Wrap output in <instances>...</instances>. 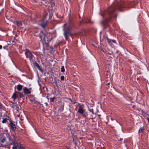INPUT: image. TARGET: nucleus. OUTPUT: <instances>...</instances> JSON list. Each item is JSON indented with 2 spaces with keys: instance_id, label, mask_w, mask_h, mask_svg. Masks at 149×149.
Returning a JSON list of instances; mask_svg holds the SVG:
<instances>
[{
  "instance_id": "nucleus-11",
  "label": "nucleus",
  "mask_w": 149,
  "mask_h": 149,
  "mask_svg": "<svg viewBox=\"0 0 149 149\" xmlns=\"http://www.w3.org/2000/svg\"><path fill=\"white\" fill-rule=\"evenodd\" d=\"M23 86L20 84H18L17 86V89L19 91H20L23 87Z\"/></svg>"
},
{
  "instance_id": "nucleus-21",
  "label": "nucleus",
  "mask_w": 149,
  "mask_h": 149,
  "mask_svg": "<svg viewBox=\"0 0 149 149\" xmlns=\"http://www.w3.org/2000/svg\"><path fill=\"white\" fill-rule=\"evenodd\" d=\"M7 119L6 118L3 119L2 121V123H6V122L7 121Z\"/></svg>"
},
{
  "instance_id": "nucleus-9",
  "label": "nucleus",
  "mask_w": 149,
  "mask_h": 149,
  "mask_svg": "<svg viewBox=\"0 0 149 149\" xmlns=\"http://www.w3.org/2000/svg\"><path fill=\"white\" fill-rule=\"evenodd\" d=\"M47 20H44L42 21V23L40 24V25L43 28H44L47 24Z\"/></svg>"
},
{
  "instance_id": "nucleus-5",
  "label": "nucleus",
  "mask_w": 149,
  "mask_h": 149,
  "mask_svg": "<svg viewBox=\"0 0 149 149\" xmlns=\"http://www.w3.org/2000/svg\"><path fill=\"white\" fill-rule=\"evenodd\" d=\"M25 54L26 58H28L30 61H31L32 59L33 55L27 49L25 50Z\"/></svg>"
},
{
  "instance_id": "nucleus-12",
  "label": "nucleus",
  "mask_w": 149,
  "mask_h": 149,
  "mask_svg": "<svg viewBox=\"0 0 149 149\" xmlns=\"http://www.w3.org/2000/svg\"><path fill=\"white\" fill-rule=\"evenodd\" d=\"M35 66L40 71L42 72V70L40 68V66L38 63H36Z\"/></svg>"
},
{
  "instance_id": "nucleus-14",
  "label": "nucleus",
  "mask_w": 149,
  "mask_h": 149,
  "mask_svg": "<svg viewBox=\"0 0 149 149\" xmlns=\"http://www.w3.org/2000/svg\"><path fill=\"white\" fill-rule=\"evenodd\" d=\"M107 41H108V42L109 44H111V42L112 41L114 43H115V40H111L110 39H109V38H108V37H107Z\"/></svg>"
},
{
  "instance_id": "nucleus-33",
  "label": "nucleus",
  "mask_w": 149,
  "mask_h": 149,
  "mask_svg": "<svg viewBox=\"0 0 149 149\" xmlns=\"http://www.w3.org/2000/svg\"><path fill=\"white\" fill-rule=\"evenodd\" d=\"M30 101H33V100H30Z\"/></svg>"
},
{
  "instance_id": "nucleus-26",
  "label": "nucleus",
  "mask_w": 149,
  "mask_h": 149,
  "mask_svg": "<svg viewBox=\"0 0 149 149\" xmlns=\"http://www.w3.org/2000/svg\"><path fill=\"white\" fill-rule=\"evenodd\" d=\"M55 98V97H53L50 98V99L51 100H52V101H54Z\"/></svg>"
},
{
  "instance_id": "nucleus-20",
  "label": "nucleus",
  "mask_w": 149,
  "mask_h": 149,
  "mask_svg": "<svg viewBox=\"0 0 149 149\" xmlns=\"http://www.w3.org/2000/svg\"><path fill=\"white\" fill-rule=\"evenodd\" d=\"M61 71L62 72H65V69L64 66H61Z\"/></svg>"
},
{
  "instance_id": "nucleus-8",
  "label": "nucleus",
  "mask_w": 149,
  "mask_h": 149,
  "mask_svg": "<svg viewBox=\"0 0 149 149\" xmlns=\"http://www.w3.org/2000/svg\"><path fill=\"white\" fill-rule=\"evenodd\" d=\"M10 125L11 129L13 131L15 130L16 129L15 124L13 123L10 120Z\"/></svg>"
},
{
  "instance_id": "nucleus-7",
  "label": "nucleus",
  "mask_w": 149,
  "mask_h": 149,
  "mask_svg": "<svg viewBox=\"0 0 149 149\" xmlns=\"http://www.w3.org/2000/svg\"><path fill=\"white\" fill-rule=\"evenodd\" d=\"M31 89V88L29 89H28L26 87H24V88L23 90L24 93L25 94H29L31 93L30 91Z\"/></svg>"
},
{
  "instance_id": "nucleus-32",
  "label": "nucleus",
  "mask_w": 149,
  "mask_h": 149,
  "mask_svg": "<svg viewBox=\"0 0 149 149\" xmlns=\"http://www.w3.org/2000/svg\"><path fill=\"white\" fill-rule=\"evenodd\" d=\"M120 10L121 11H123V10H121V9H120Z\"/></svg>"
},
{
  "instance_id": "nucleus-19",
  "label": "nucleus",
  "mask_w": 149,
  "mask_h": 149,
  "mask_svg": "<svg viewBox=\"0 0 149 149\" xmlns=\"http://www.w3.org/2000/svg\"><path fill=\"white\" fill-rule=\"evenodd\" d=\"M18 93L19 94V96L20 97L23 98V97H24V96L21 93L18 92Z\"/></svg>"
},
{
  "instance_id": "nucleus-31",
  "label": "nucleus",
  "mask_w": 149,
  "mask_h": 149,
  "mask_svg": "<svg viewBox=\"0 0 149 149\" xmlns=\"http://www.w3.org/2000/svg\"><path fill=\"white\" fill-rule=\"evenodd\" d=\"M2 107V104H0V108H1Z\"/></svg>"
},
{
  "instance_id": "nucleus-27",
  "label": "nucleus",
  "mask_w": 149,
  "mask_h": 149,
  "mask_svg": "<svg viewBox=\"0 0 149 149\" xmlns=\"http://www.w3.org/2000/svg\"><path fill=\"white\" fill-rule=\"evenodd\" d=\"M147 119L148 120V122L149 123V117H147Z\"/></svg>"
},
{
  "instance_id": "nucleus-28",
  "label": "nucleus",
  "mask_w": 149,
  "mask_h": 149,
  "mask_svg": "<svg viewBox=\"0 0 149 149\" xmlns=\"http://www.w3.org/2000/svg\"><path fill=\"white\" fill-rule=\"evenodd\" d=\"M2 48V46L1 45H0V49Z\"/></svg>"
},
{
  "instance_id": "nucleus-3",
  "label": "nucleus",
  "mask_w": 149,
  "mask_h": 149,
  "mask_svg": "<svg viewBox=\"0 0 149 149\" xmlns=\"http://www.w3.org/2000/svg\"><path fill=\"white\" fill-rule=\"evenodd\" d=\"M94 113L93 111L89 110L88 112H87L86 114L84 113L83 115V117L85 118L90 119L93 118V115Z\"/></svg>"
},
{
  "instance_id": "nucleus-25",
  "label": "nucleus",
  "mask_w": 149,
  "mask_h": 149,
  "mask_svg": "<svg viewBox=\"0 0 149 149\" xmlns=\"http://www.w3.org/2000/svg\"><path fill=\"white\" fill-rule=\"evenodd\" d=\"M6 135L7 138L9 137V136H10L9 134L7 133H6Z\"/></svg>"
},
{
  "instance_id": "nucleus-15",
  "label": "nucleus",
  "mask_w": 149,
  "mask_h": 149,
  "mask_svg": "<svg viewBox=\"0 0 149 149\" xmlns=\"http://www.w3.org/2000/svg\"><path fill=\"white\" fill-rule=\"evenodd\" d=\"M52 0H45V1H43V2H45V3H49V2L51 3L52 2V5H54V3L52 2Z\"/></svg>"
},
{
  "instance_id": "nucleus-23",
  "label": "nucleus",
  "mask_w": 149,
  "mask_h": 149,
  "mask_svg": "<svg viewBox=\"0 0 149 149\" xmlns=\"http://www.w3.org/2000/svg\"><path fill=\"white\" fill-rule=\"evenodd\" d=\"M87 20L88 21H86V22H87V23H91V22L90 21V18L88 19H87Z\"/></svg>"
},
{
  "instance_id": "nucleus-29",
  "label": "nucleus",
  "mask_w": 149,
  "mask_h": 149,
  "mask_svg": "<svg viewBox=\"0 0 149 149\" xmlns=\"http://www.w3.org/2000/svg\"><path fill=\"white\" fill-rule=\"evenodd\" d=\"M7 138L8 139H10L11 138L10 136H9V137H8Z\"/></svg>"
},
{
  "instance_id": "nucleus-6",
  "label": "nucleus",
  "mask_w": 149,
  "mask_h": 149,
  "mask_svg": "<svg viewBox=\"0 0 149 149\" xmlns=\"http://www.w3.org/2000/svg\"><path fill=\"white\" fill-rule=\"evenodd\" d=\"M84 109L83 107L81 106H80L79 109H78V112L80 114H82L83 116V115L84 114Z\"/></svg>"
},
{
  "instance_id": "nucleus-30",
  "label": "nucleus",
  "mask_w": 149,
  "mask_h": 149,
  "mask_svg": "<svg viewBox=\"0 0 149 149\" xmlns=\"http://www.w3.org/2000/svg\"><path fill=\"white\" fill-rule=\"evenodd\" d=\"M67 129L68 130H70V128L68 127V128L67 127Z\"/></svg>"
},
{
  "instance_id": "nucleus-18",
  "label": "nucleus",
  "mask_w": 149,
  "mask_h": 149,
  "mask_svg": "<svg viewBox=\"0 0 149 149\" xmlns=\"http://www.w3.org/2000/svg\"><path fill=\"white\" fill-rule=\"evenodd\" d=\"M16 22V24L19 27H21V26L22 25V24L21 22Z\"/></svg>"
},
{
  "instance_id": "nucleus-16",
  "label": "nucleus",
  "mask_w": 149,
  "mask_h": 149,
  "mask_svg": "<svg viewBox=\"0 0 149 149\" xmlns=\"http://www.w3.org/2000/svg\"><path fill=\"white\" fill-rule=\"evenodd\" d=\"M17 96L16 94V93H14L13 94L11 97H12V98L14 100H15L17 98Z\"/></svg>"
},
{
  "instance_id": "nucleus-10",
  "label": "nucleus",
  "mask_w": 149,
  "mask_h": 149,
  "mask_svg": "<svg viewBox=\"0 0 149 149\" xmlns=\"http://www.w3.org/2000/svg\"><path fill=\"white\" fill-rule=\"evenodd\" d=\"M8 140V144L9 145H12L13 143V145H14V143L16 142H15L11 138Z\"/></svg>"
},
{
  "instance_id": "nucleus-17",
  "label": "nucleus",
  "mask_w": 149,
  "mask_h": 149,
  "mask_svg": "<svg viewBox=\"0 0 149 149\" xmlns=\"http://www.w3.org/2000/svg\"><path fill=\"white\" fill-rule=\"evenodd\" d=\"M144 128L143 127H141L139 130V133L143 132Z\"/></svg>"
},
{
  "instance_id": "nucleus-4",
  "label": "nucleus",
  "mask_w": 149,
  "mask_h": 149,
  "mask_svg": "<svg viewBox=\"0 0 149 149\" xmlns=\"http://www.w3.org/2000/svg\"><path fill=\"white\" fill-rule=\"evenodd\" d=\"M25 149L23 146L20 143L19 144L17 142L14 143V145L12 147V149Z\"/></svg>"
},
{
  "instance_id": "nucleus-34",
  "label": "nucleus",
  "mask_w": 149,
  "mask_h": 149,
  "mask_svg": "<svg viewBox=\"0 0 149 149\" xmlns=\"http://www.w3.org/2000/svg\"><path fill=\"white\" fill-rule=\"evenodd\" d=\"M147 116H148V117H149V115H147Z\"/></svg>"
},
{
  "instance_id": "nucleus-1",
  "label": "nucleus",
  "mask_w": 149,
  "mask_h": 149,
  "mask_svg": "<svg viewBox=\"0 0 149 149\" xmlns=\"http://www.w3.org/2000/svg\"><path fill=\"white\" fill-rule=\"evenodd\" d=\"M115 8L113 6H111L104 12L101 15L102 16L104 20V21L101 22L102 24L105 26L107 23L109 22L112 21L111 17H115L116 14L114 12Z\"/></svg>"
},
{
  "instance_id": "nucleus-24",
  "label": "nucleus",
  "mask_w": 149,
  "mask_h": 149,
  "mask_svg": "<svg viewBox=\"0 0 149 149\" xmlns=\"http://www.w3.org/2000/svg\"><path fill=\"white\" fill-rule=\"evenodd\" d=\"M64 77L63 76H61V80H64Z\"/></svg>"
},
{
  "instance_id": "nucleus-22",
  "label": "nucleus",
  "mask_w": 149,
  "mask_h": 149,
  "mask_svg": "<svg viewBox=\"0 0 149 149\" xmlns=\"http://www.w3.org/2000/svg\"><path fill=\"white\" fill-rule=\"evenodd\" d=\"M3 143L0 142V147H4L6 146V145L3 144Z\"/></svg>"
},
{
  "instance_id": "nucleus-2",
  "label": "nucleus",
  "mask_w": 149,
  "mask_h": 149,
  "mask_svg": "<svg viewBox=\"0 0 149 149\" xmlns=\"http://www.w3.org/2000/svg\"><path fill=\"white\" fill-rule=\"evenodd\" d=\"M65 28H64L63 31H64L63 35L66 40L68 39V38L69 36H71L72 34L69 31H66L65 30L67 31H70L72 27V24H71L66 23L64 25Z\"/></svg>"
},
{
  "instance_id": "nucleus-13",
  "label": "nucleus",
  "mask_w": 149,
  "mask_h": 149,
  "mask_svg": "<svg viewBox=\"0 0 149 149\" xmlns=\"http://www.w3.org/2000/svg\"><path fill=\"white\" fill-rule=\"evenodd\" d=\"M5 137L3 136H1L0 137V142L4 143L5 141Z\"/></svg>"
}]
</instances>
